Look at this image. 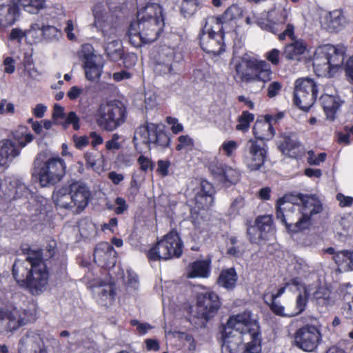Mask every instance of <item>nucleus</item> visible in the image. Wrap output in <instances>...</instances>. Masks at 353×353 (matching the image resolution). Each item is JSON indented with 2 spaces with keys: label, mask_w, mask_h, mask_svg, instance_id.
Masks as SVG:
<instances>
[{
  "label": "nucleus",
  "mask_w": 353,
  "mask_h": 353,
  "mask_svg": "<svg viewBox=\"0 0 353 353\" xmlns=\"http://www.w3.org/2000/svg\"><path fill=\"white\" fill-rule=\"evenodd\" d=\"M322 210V203L314 195L285 196L277 201L276 218L290 232L296 233L309 229L314 216Z\"/></svg>",
  "instance_id": "nucleus-1"
},
{
  "label": "nucleus",
  "mask_w": 353,
  "mask_h": 353,
  "mask_svg": "<svg viewBox=\"0 0 353 353\" xmlns=\"http://www.w3.org/2000/svg\"><path fill=\"white\" fill-rule=\"evenodd\" d=\"M45 345L41 334L37 330H28L21 338L19 342V353L29 352Z\"/></svg>",
  "instance_id": "nucleus-30"
},
{
  "label": "nucleus",
  "mask_w": 353,
  "mask_h": 353,
  "mask_svg": "<svg viewBox=\"0 0 353 353\" xmlns=\"http://www.w3.org/2000/svg\"><path fill=\"white\" fill-rule=\"evenodd\" d=\"M166 121L169 125H171V129L173 133L177 134L183 131V126L181 123H179L178 119L168 117L166 119Z\"/></svg>",
  "instance_id": "nucleus-62"
},
{
  "label": "nucleus",
  "mask_w": 353,
  "mask_h": 353,
  "mask_svg": "<svg viewBox=\"0 0 353 353\" xmlns=\"http://www.w3.org/2000/svg\"><path fill=\"white\" fill-rule=\"evenodd\" d=\"M12 185H13L14 193H15L14 194H15L14 199H19L21 197L27 198L30 194V192L28 188L24 183H23L17 180H13Z\"/></svg>",
  "instance_id": "nucleus-50"
},
{
  "label": "nucleus",
  "mask_w": 353,
  "mask_h": 353,
  "mask_svg": "<svg viewBox=\"0 0 353 353\" xmlns=\"http://www.w3.org/2000/svg\"><path fill=\"white\" fill-rule=\"evenodd\" d=\"M183 251V243L175 231L165 234L160 241L153 245L148 252L150 260H168L179 257Z\"/></svg>",
  "instance_id": "nucleus-10"
},
{
  "label": "nucleus",
  "mask_w": 353,
  "mask_h": 353,
  "mask_svg": "<svg viewBox=\"0 0 353 353\" xmlns=\"http://www.w3.org/2000/svg\"><path fill=\"white\" fill-rule=\"evenodd\" d=\"M210 274V261H196L188 266L187 272L188 278H208Z\"/></svg>",
  "instance_id": "nucleus-35"
},
{
  "label": "nucleus",
  "mask_w": 353,
  "mask_h": 353,
  "mask_svg": "<svg viewBox=\"0 0 353 353\" xmlns=\"http://www.w3.org/2000/svg\"><path fill=\"white\" fill-rule=\"evenodd\" d=\"M254 116L248 112H243L239 118V123L236 128L237 130L245 132L248 130L250 123L254 121Z\"/></svg>",
  "instance_id": "nucleus-47"
},
{
  "label": "nucleus",
  "mask_w": 353,
  "mask_h": 353,
  "mask_svg": "<svg viewBox=\"0 0 353 353\" xmlns=\"http://www.w3.org/2000/svg\"><path fill=\"white\" fill-rule=\"evenodd\" d=\"M280 51L277 49H272L265 54V58L273 65L279 63Z\"/></svg>",
  "instance_id": "nucleus-63"
},
{
  "label": "nucleus",
  "mask_w": 353,
  "mask_h": 353,
  "mask_svg": "<svg viewBox=\"0 0 353 353\" xmlns=\"http://www.w3.org/2000/svg\"><path fill=\"white\" fill-rule=\"evenodd\" d=\"M105 50L108 57L113 61L120 60L123 55L121 42L117 39L116 29L110 28L108 30L103 31Z\"/></svg>",
  "instance_id": "nucleus-25"
},
{
  "label": "nucleus",
  "mask_w": 353,
  "mask_h": 353,
  "mask_svg": "<svg viewBox=\"0 0 353 353\" xmlns=\"http://www.w3.org/2000/svg\"><path fill=\"white\" fill-rule=\"evenodd\" d=\"M323 110L330 120H334L337 111L343 103V101L337 94H324L321 97Z\"/></svg>",
  "instance_id": "nucleus-31"
},
{
  "label": "nucleus",
  "mask_w": 353,
  "mask_h": 353,
  "mask_svg": "<svg viewBox=\"0 0 353 353\" xmlns=\"http://www.w3.org/2000/svg\"><path fill=\"white\" fill-rule=\"evenodd\" d=\"M144 103L146 109H153L158 104V95L152 88H148L145 90Z\"/></svg>",
  "instance_id": "nucleus-46"
},
{
  "label": "nucleus",
  "mask_w": 353,
  "mask_h": 353,
  "mask_svg": "<svg viewBox=\"0 0 353 353\" xmlns=\"http://www.w3.org/2000/svg\"><path fill=\"white\" fill-rule=\"evenodd\" d=\"M321 338V327L307 324L295 332L294 344L303 351L311 352L317 348Z\"/></svg>",
  "instance_id": "nucleus-17"
},
{
  "label": "nucleus",
  "mask_w": 353,
  "mask_h": 353,
  "mask_svg": "<svg viewBox=\"0 0 353 353\" xmlns=\"http://www.w3.org/2000/svg\"><path fill=\"white\" fill-rule=\"evenodd\" d=\"M75 29V25L72 20H68L65 23V27L64 28V32L67 34V37L70 41H75L77 37L73 31Z\"/></svg>",
  "instance_id": "nucleus-61"
},
{
  "label": "nucleus",
  "mask_w": 353,
  "mask_h": 353,
  "mask_svg": "<svg viewBox=\"0 0 353 353\" xmlns=\"http://www.w3.org/2000/svg\"><path fill=\"white\" fill-rule=\"evenodd\" d=\"M125 284L132 288H137L138 287V276L137 275L131 271L127 272V275L125 276Z\"/></svg>",
  "instance_id": "nucleus-60"
},
{
  "label": "nucleus",
  "mask_w": 353,
  "mask_h": 353,
  "mask_svg": "<svg viewBox=\"0 0 353 353\" xmlns=\"http://www.w3.org/2000/svg\"><path fill=\"white\" fill-rule=\"evenodd\" d=\"M14 138L17 141L19 148L25 147L34 139L33 135L26 127H20L14 134Z\"/></svg>",
  "instance_id": "nucleus-44"
},
{
  "label": "nucleus",
  "mask_w": 353,
  "mask_h": 353,
  "mask_svg": "<svg viewBox=\"0 0 353 353\" xmlns=\"http://www.w3.org/2000/svg\"><path fill=\"white\" fill-rule=\"evenodd\" d=\"M239 145L237 141L234 140H225L221 143L219 152H222L228 158H232L235 155Z\"/></svg>",
  "instance_id": "nucleus-45"
},
{
  "label": "nucleus",
  "mask_w": 353,
  "mask_h": 353,
  "mask_svg": "<svg viewBox=\"0 0 353 353\" xmlns=\"http://www.w3.org/2000/svg\"><path fill=\"white\" fill-rule=\"evenodd\" d=\"M137 21L130 25L128 35L134 47L156 41L164 27L162 8L158 3H148L137 11Z\"/></svg>",
  "instance_id": "nucleus-2"
},
{
  "label": "nucleus",
  "mask_w": 353,
  "mask_h": 353,
  "mask_svg": "<svg viewBox=\"0 0 353 353\" xmlns=\"http://www.w3.org/2000/svg\"><path fill=\"white\" fill-rule=\"evenodd\" d=\"M12 275L19 285L28 288L33 294L43 292L48 281L46 264L39 253L29 254L25 260L17 259Z\"/></svg>",
  "instance_id": "nucleus-3"
},
{
  "label": "nucleus",
  "mask_w": 353,
  "mask_h": 353,
  "mask_svg": "<svg viewBox=\"0 0 353 353\" xmlns=\"http://www.w3.org/2000/svg\"><path fill=\"white\" fill-rule=\"evenodd\" d=\"M132 326L136 327L137 332L141 335L146 334L150 330L154 328L152 325L148 323H141L137 319L130 321Z\"/></svg>",
  "instance_id": "nucleus-55"
},
{
  "label": "nucleus",
  "mask_w": 353,
  "mask_h": 353,
  "mask_svg": "<svg viewBox=\"0 0 353 353\" xmlns=\"http://www.w3.org/2000/svg\"><path fill=\"white\" fill-rule=\"evenodd\" d=\"M270 309L275 314L279 316H294V315H292L291 314L294 312L295 308L290 311L289 312L285 313V307L276 300L270 299Z\"/></svg>",
  "instance_id": "nucleus-51"
},
{
  "label": "nucleus",
  "mask_w": 353,
  "mask_h": 353,
  "mask_svg": "<svg viewBox=\"0 0 353 353\" xmlns=\"http://www.w3.org/2000/svg\"><path fill=\"white\" fill-rule=\"evenodd\" d=\"M241 16V8L236 4H233L227 8L221 17L216 19H219L220 26H221L223 23L234 20Z\"/></svg>",
  "instance_id": "nucleus-43"
},
{
  "label": "nucleus",
  "mask_w": 353,
  "mask_h": 353,
  "mask_svg": "<svg viewBox=\"0 0 353 353\" xmlns=\"http://www.w3.org/2000/svg\"><path fill=\"white\" fill-rule=\"evenodd\" d=\"M61 35V32L54 26H43V37L48 41L57 39Z\"/></svg>",
  "instance_id": "nucleus-53"
},
{
  "label": "nucleus",
  "mask_w": 353,
  "mask_h": 353,
  "mask_svg": "<svg viewBox=\"0 0 353 353\" xmlns=\"http://www.w3.org/2000/svg\"><path fill=\"white\" fill-rule=\"evenodd\" d=\"M214 188L212 183L207 181L201 182V190L195 196V201L199 208L211 206L214 202Z\"/></svg>",
  "instance_id": "nucleus-32"
},
{
  "label": "nucleus",
  "mask_w": 353,
  "mask_h": 353,
  "mask_svg": "<svg viewBox=\"0 0 353 353\" xmlns=\"http://www.w3.org/2000/svg\"><path fill=\"white\" fill-rule=\"evenodd\" d=\"M256 23L263 30L270 31L274 34L280 32L284 27L283 31L279 34V39L284 40L287 37L291 39H294V24L290 18V11L283 9L281 12L280 17L275 21L270 19L272 12H263L260 14H254Z\"/></svg>",
  "instance_id": "nucleus-8"
},
{
  "label": "nucleus",
  "mask_w": 353,
  "mask_h": 353,
  "mask_svg": "<svg viewBox=\"0 0 353 353\" xmlns=\"http://www.w3.org/2000/svg\"><path fill=\"white\" fill-rule=\"evenodd\" d=\"M317 95L316 85L310 78H299L294 83V103L300 109L307 111L314 104Z\"/></svg>",
  "instance_id": "nucleus-15"
},
{
  "label": "nucleus",
  "mask_w": 353,
  "mask_h": 353,
  "mask_svg": "<svg viewBox=\"0 0 353 353\" xmlns=\"http://www.w3.org/2000/svg\"><path fill=\"white\" fill-rule=\"evenodd\" d=\"M175 49L167 46H163L158 51L156 71L163 74L172 71V62L174 59Z\"/></svg>",
  "instance_id": "nucleus-28"
},
{
  "label": "nucleus",
  "mask_w": 353,
  "mask_h": 353,
  "mask_svg": "<svg viewBox=\"0 0 353 353\" xmlns=\"http://www.w3.org/2000/svg\"><path fill=\"white\" fill-rule=\"evenodd\" d=\"M33 174L37 176L41 187L53 185L65 174L66 164L59 156L50 157L43 163L37 159Z\"/></svg>",
  "instance_id": "nucleus-7"
},
{
  "label": "nucleus",
  "mask_w": 353,
  "mask_h": 353,
  "mask_svg": "<svg viewBox=\"0 0 353 353\" xmlns=\"http://www.w3.org/2000/svg\"><path fill=\"white\" fill-rule=\"evenodd\" d=\"M27 36V32L19 28H15L12 29L9 39L12 41H17L18 43H21L22 39Z\"/></svg>",
  "instance_id": "nucleus-58"
},
{
  "label": "nucleus",
  "mask_w": 353,
  "mask_h": 353,
  "mask_svg": "<svg viewBox=\"0 0 353 353\" xmlns=\"http://www.w3.org/2000/svg\"><path fill=\"white\" fill-rule=\"evenodd\" d=\"M94 292L98 294V303L104 306L112 305L115 298L114 288L110 283L96 287Z\"/></svg>",
  "instance_id": "nucleus-36"
},
{
  "label": "nucleus",
  "mask_w": 353,
  "mask_h": 353,
  "mask_svg": "<svg viewBox=\"0 0 353 353\" xmlns=\"http://www.w3.org/2000/svg\"><path fill=\"white\" fill-rule=\"evenodd\" d=\"M225 332L244 335L248 334L251 335L252 339L261 338L259 322L252 312L248 310L230 316L227 322Z\"/></svg>",
  "instance_id": "nucleus-14"
},
{
  "label": "nucleus",
  "mask_w": 353,
  "mask_h": 353,
  "mask_svg": "<svg viewBox=\"0 0 353 353\" xmlns=\"http://www.w3.org/2000/svg\"><path fill=\"white\" fill-rule=\"evenodd\" d=\"M125 119V109L117 101H109L100 104L96 114L98 125L106 131H113L121 125Z\"/></svg>",
  "instance_id": "nucleus-9"
},
{
  "label": "nucleus",
  "mask_w": 353,
  "mask_h": 353,
  "mask_svg": "<svg viewBox=\"0 0 353 353\" xmlns=\"http://www.w3.org/2000/svg\"><path fill=\"white\" fill-rule=\"evenodd\" d=\"M311 280L302 283L299 278L291 280V284L296 286L299 294L296 299L295 311L292 315H298L303 312L307 303L308 299L315 301L316 304L321 307L327 308L334 303L331 297L330 291L322 285L319 276L316 274L311 275Z\"/></svg>",
  "instance_id": "nucleus-4"
},
{
  "label": "nucleus",
  "mask_w": 353,
  "mask_h": 353,
  "mask_svg": "<svg viewBox=\"0 0 353 353\" xmlns=\"http://www.w3.org/2000/svg\"><path fill=\"white\" fill-rule=\"evenodd\" d=\"M21 152V149L10 139L0 140V167H8Z\"/></svg>",
  "instance_id": "nucleus-29"
},
{
  "label": "nucleus",
  "mask_w": 353,
  "mask_h": 353,
  "mask_svg": "<svg viewBox=\"0 0 353 353\" xmlns=\"http://www.w3.org/2000/svg\"><path fill=\"white\" fill-rule=\"evenodd\" d=\"M221 349L223 353H259L261 350V339H252L248 334L225 332Z\"/></svg>",
  "instance_id": "nucleus-11"
},
{
  "label": "nucleus",
  "mask_w": 353,
  "mask_h": 353,
  "mask_svg": "<svg viewBox=\"0 0 353 353\" xmlns=\"http://www.w3.org/2000/svg\"><path fill=\"white\" fill-rule=\"evenodd\" d=\"M307 51L306 43L301 39L285 46L283 54L288 60L299 61Z\"/></svg>",
  "instance_id": "nucleus-34"
},
{
  "label": "nucleus",
  "mask_w": 353,
  "mask_h": 353,
  "mask_svg": "<svg viewBox=\"0 0 353 353\" xmlns=\"http://www.w3.org/2000/svg\"><path fill=\"white\" fill-rule=\"evenodd\" d=\"M94 259L95 262L102 267L114 266L116 262V252L110 243L101 242L95 248Z\"/></svg>",
  "instance_id": "nucleus-27"
},
{
  "label": "nucleus",
  "mask_w": 353,
  "mask_h": 353,
  "mask_svg": "<svg viewBox=\"0 0 353 353\" xmlns=\"http://www.w3.org/2000/svg\"><path fill=\"white\" fill-rule=\"evenodd\" d=\"M345 74L348 81L353 85V55L346 62Z\"/></svg>",
  "instance_id": "nucleus-64"
},
{
  "label": "nucleus",
  "mask_w": 353,
  "mask_h": 353,
  "mask_svg": "<svg viewBox=\"0 0 353 353\" xmlns=\"http://www.w3.org/2000/svg\"><path fill=\"white\" fill-rule=\"evenodd\" d=\"M208 168L215 179L225 186L236 183L240 179L239 171L216 158L208 163Z\"/></svg>",
  "instance_id": "nucleus-20"
},
{
  "label": "nucleus",
  "mask_w": 353,
  "mask_h": 353,
  "mask_svg": "<svg viewBox=\"0 0 353 353\" xmlns=\"http://www.w3.org/2000/svg\"><path fill=\"white\" fill-rule=\"evenodd\" d=\"M236 71L239 79L244 83L262 82L265 83L272 79V72L268 63L254 57L245 55L236 65Z\"/></svg>",
  "instance_id": "nucleus-5"
},
{
  "label": "nucleus",
  "mask_w": 353,
  "mask_h": 353,
  "mask_svg": "<svg viewBox=\"0 0 353 353\" xmlns=\"http://www.w3.org/2000/svg\"><path fill=\"white\" fill-rule=\"evenodd\" d=\"M196 8V0H183L181 5V12L185 17H190L194 14Z\"/></svg>",
  "instance_id": "nucleus-48"
},
{
  "label": "nucleus",
  "mask_w": 353,
  "mask_h": 353,
  "mask_svg": "<svg viewBox=\"0 0 353 353\" xmlns=\"http://www.w3.org/2000/svg\"><path fill=\"white\" fill-rule=\"evenodd\" d=\"M80 119L77 116L75 112H70L65 117L64 123L62 124L64 128H66L68 125H72L73 128L75 130H78L80 128L79 124Z\"/></svg>",
  "instance_id": "nucleus-54"
},
{
  "label": "nucleus",
  "mask_w": 353,
  "mask_h": 353,
  "mask_svg": "<svg viewBox=\"0 0 353 353\" xmlns=\"http://www.w3.org/2000/svg\"><path fill=\"white\" fill-rule=\"evenodd\" d=\"M26 32L27 35L33 39L34 42H38L43 37V26L37 23H32Z\"/></svg>",
  "instance_id": "nucleus-49"
},
{
  "label": "nucleus",
  "mask_w": 353,
  "mask_h": 353,
  "mask_svg": "<svg viewBox=\"0 0 353 353\" xmlns=\"http://www.w3.org/2000/svg\"><path fill=\"white\" fill-rule=\"evenodd\" d=\"M20 10L17 0L0 2V26L7 28L14 25L20 17Z\"/></svg>",
  "instance_id": "nucleus-26"
},
{
  "label": "nucleus",
  "mask_w": 353,
  "mask_h": 353,
  "mask_svg": "<svg viewBox=\"0 0 353 353\" xmlns=\"http://www.w3.org/2000/svg\"><path fill=\"white\" fill-rule=\"evenodd\" d=\"M245 147L246 150L243 154L244 164L250 171L259 170L263 165L267 155V150L264 144L250 139Z\"/></svg>",
  "instance_id": "nucleus-18"
},
{
  "label": "nucleus",
  "mask_w": 353,
  "mask_h": 353,
  "mask_svg": "<svg viewBox=\"0 0 353 353\" xmlns=\"http://www.w3.org/2000/svg\"><path fill=\"white\" fill-rule=\"evenodd\" d=\"M73 212L79 213L88 205L91 192L89 188L83 182L70 183Z\"/></svg>",
  "instance_id": "nucleus-23"
},
{
  "label": "nucleus",
  "mask_w": 353,
  "mask_h": 353,
  "mask_svg": "<svg viewBox=\"0 0 353 353\" xmlns=\"http://www.w3.org/2000/svg\"><path fill=\"white\" fill-rule=\"evenodd\" d=\"M327 154L325 152L319 153L316 155L313 150L307 152V162L312 165H319L325 161Z\"/></svg>",
  "instance_id": "nucleus-52"
},
{
  "label": "nucleus",
  "mask_w": 353,
  "mask_h": 353,
  "mask_svg": "<svg viewBox=\"0 0 353 353\" xmlns=\"http://www.w3.org/2000/svg\"><path fill=\"white\" fill-rule=\"evenodd\" d=\"M179 143L176 148L177 150H181L183 149H191L194 145L192 139L188 135H181L179 137Z\"/></svg>",
  "instance_id": "nucleus-56"
},
{
  "label": "nucleus",
  "mask_w": 353,
  "mask_h": 353,
  "mask_svg": "<svg viewBox=\"0 0 353 353\" xmlns=\"http://www.w3.org/2000/svg\"><path fill=\"white\" fill-rule=\"evenodd\" d=\"M345 48L327 44L316 48L313 65L319 76H330L333 69L339 68L344 61Z\"/></svg>",
  "instance_id": "nucleus-6"
},
{
  "label": "nucleus",
  "mask_w": 353,
  "mask_h": 353,
  "mask_svg": "<svg viewBox=\"0 0 353 353\" xmlns=\"http://www.w3.org/2000/svg\"><path fill=\"white\" fill-rule=\"evenodd\" d=\"M221 303L218 295L211 291L198 293L196 296V312L199 317L206 320L212 318L218 312Z\"/></svg>",
  "instance_id": "nucleus-21"
},
{
  "label": "nucleus",
  "mask_w": 353,
  "mask_h": 353,
  "mask_svg": "<svg viewBox=\"0 0 353 353\" xmlns=\"http://www.w3.org/2000/svg\"><path fill=\"white\" fill-rule=\"evenodd\" d=\"M332 259L339 271L347 272L353 270V251H339L332 256Z\"/></svg>",
  "instance_id": "nucleus-37"
},
{
  "label": "nucleus",
  "mask_w": 353,
  "mask_h": 353,
  "mask_svg": "<svg viewBox=\"0 0 353 353\" xmlns=\"http://www.w3.org/2000/svg\"><path fill=\"white\" fill-rule=\"evenodd\" d=\"M52 199L59 208L73 211L70 183L57 188L53 192Z\"/></svg>",
  "instance_id": "nucleus-33"
},
{
  "label": "nucleus",
  "mask_w": 353,
  "mask_h": 353,
  "mask_svg": "<svg viewBox=\"0 0 353 353\" xmlns=\"http://www.w3.org/2000/svg\"><path fill=\"white\" fill-rule=\"evenodd\" d=\"M133 141L136 148L143 143L148 145L149 148H163L169 144L170 139L163 131L162 125L148 123L136 130Z\"/></svg>",
  "instance_id": "nucleus-13"
},
{
  "label": "nucleus",
  "mask_w": 353,
  "mask_h": 353,
  "mask_svg": "<svg viewBox=\"0 0 353 353\" xmlns=\"http://www.w3.org/2000/svg\"><path fill=\"white\" fill-rule=\"evenodd\" d=\"M272 232V216L263 215L258 217L254 224L248 228V236L252 243L259 244L267 240Z\"/></svg>",
  "instance_id": "nucleus-22"
},
{
  "label": "nucleus",
  "mask_w": 353,
  "mask_h": 353,
  "mask_svg": "<svg viewBox=\"0 0 353 353\" xmlns=\"http://www.w3.org/2000/svg\"><path fill=\"white\" fill-rule=\"evenodd\" d=\"M34 320L32 312L17 308L0 310V328L12 330Z\"/></svg>",
  "instance_id": "nucleus-19"
},
{
  "label": "nucleus",
  "mask_w": 353,
  "mask_h": 353,
  "mask_svg": "<svg viewBox=\"0 0 353 353\" xmlns=\"http://www.w3.org/2000/svg\"><path fill=\"white\" fill-rule=\"evenodd\" d=\"M80 56L86 79L90 81L99 80L104 67L102 57L95 54L92 46L90 44L82 46Z\"/></svg>",
  "instance_id": "nucleus-16"
},
{
  "label": "nucleus",
  "mask_w": 353,
  "mask_h": 353,
  "mask_svg": "<svg viewBox=\"0 0 353 353\" xmlns=\"http://www.w3.org/2000/svg\"><path fill=\"white\" fill-rule=\"evenodd\" d=\"M321 27L330 32H337L343 29L349 21L341 10H334L325 13L321 18Z\"/></svg>",
  "instance_id": "nucleus-24"
},
{
  "label": "nucleus",
  "mask_w": 353,
  "mask_h": 353,
  "mask_svg": "<svg viewBox=\"0 0 353 353\" xmlns=\"http://www.w3.org/2000/svg\"><path fill=\"white\" fill-rule=\"evenodd\" d=\"M282 84L279 81L270 83L268 87V96L270 98L276 97L281 90Z\"/></svg>",
  "instance_id": "nucleus-59"
},
{
  "label": "nucleus",
  "mask_w": 353,
  "mask_h": 353,
  "mask_svg": "<svg viewBox=\"0 0 353 353\" xmlns=\"http://www.w3.org/2000/svg\"><path fill=\"white\" fill-rule=\"evenodd\" d=\"M237 279L238 276L235 270L229 268L222 270L218 279V283L226 289H232L236 285Z\"/></svg>",
  "instance_id": "nucleus-40"
},
{
  "label": "nucleus",
  "mask_w": 353,
  "mask_h": 353,
  "mask_svg": "<svg viewBox=\"0 0 353 353\" xmlns=\"http://www.w3.org/2000/svg\"><path fill=\"white\" fill-rule=\"evenodd\" d=\"M13 180L5 178L0 183V199L10 201L14 199Z\"/></svg>",
  "instance_id": "nucleus-42"
},
{
  "label": "nucleus",
  "mask_w": 353,
  "mask_h": 353,
  "mask_svg": "<svg viewBox=\"0 0 353 353\" xmlns=\"http://www.w3.org/2000/svg\"><path fill=\"white\" fill-rule=\"evenodd\" d=\"M17 6H21L30 14H37L45 8V0H17Z\"/></svg>",
  "instance_id": "nucleus-41"
},
{
  "label": "nucleus",
  "mask_w": 353,
  "mask_h": 353,
  "mask_svg": "<svg viewBox=\"0 0 353 353\" xmlns=\"http://www.w3.org/2000/svg\"><path fill=\"white\" fill-rule=\"evenodd\" d=\"M279 148L283 154L292 158L299 157L302 150L301 145L295 137H285L283 142L279 145Z\"/></svg>",
  "instance_id": "nucleus-38"
},
{
  "label": "nucleus",
  "mask_w": 353,
  "mask_h": 353,
  "mask_svg": "<svg viewBox=\"0 0 353 353\" xmlns=\"http://www.w3.org/2000/svg\"><path fill=\"white\" fill-rule=\"evenodd\" d=\"M221 30L219 19L210 17L206 19L200 38L201 47L205 52L219 54L224 50Z\"/></svg>",
  "instance_id": "nucleus-12"
},
{
  "label": "nucleus",
  "mask_w": 353,
  "mask_h": 353,
  "mask_svg": "<svg viewBox=\"0 0 353 353\" xmlns=\"http://www.w3.org/2000/svg\"><path fill=\"white\" fill-rule=\"evenodd\" d=\"M253 133L256 139L270 140L274 136V130L269 121H257L253 128Z\"/></svg>",
  "instance_id": "nucleus-39"
},
{
  "label": "nucleus",
  "mask_w": 353,
  "mask_h": 353,
  "mask_svg": "<svg viewBox=\"0 0 353 353\" xmlns=\"http://www.w3.org/2000/svg\"><path fill=\"white\" fill-rule=\"evenodd\" d=\"M15 113L14 105L6 99L0 101V114H14Z\"/></svg>",
  "instance_id": "nucleus-57"
}]
</instances>
